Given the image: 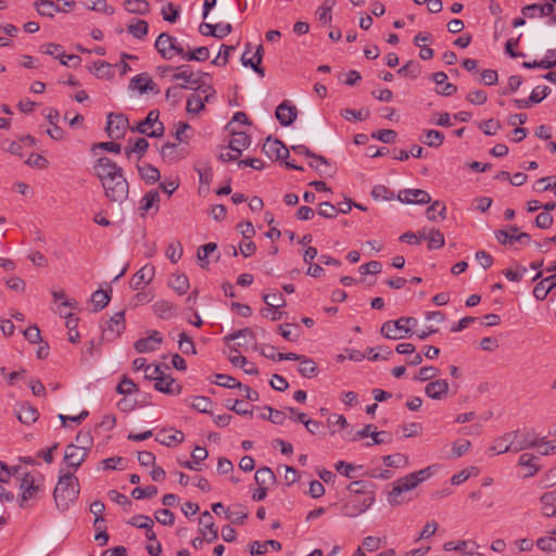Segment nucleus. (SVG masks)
Segmentation results:
<instances>
[{"label": "nucleus", "mask_w": 556, "mask_h": 556, "mask_svg": "<svg viewBox=\"0 0 556 556\" xmlns=\"http://www.w3.org/2000/svg\"><path fill=\"white\" fill-rule=\"evenodd\" d=\"M79 494L78 479L73 472H65L60 476L53 491V498L59 510L65 511L75 502Z\"/></svg>", "instance_id": "1"}, {"label": "nucleus", "mask_w": 556, "mask_h": 556, "mask_svg": "<svg viewBox=\"0 0 556 556\" xmlns=\"http://www.w3.org/2000/svg\"><path fill=\"white\" fill-rule=\"evenodd\" d=\"M17 502L21 508L26 507V503L39 498L45 492V477L40 472H25L18 478Z\"/></svg>", "instance_id": "2"}, {"label": "nucleus", "mask_w": 556, "mask_h": 556, "mask_svg": "<svg viewBox=\"0 0 556 556\" xmlns=\"http://www.w3.org/2000/svg\"><path fill=\"white\" fill-rule=\"evenodd\" d=\"M431 476V467L412 472L405 477L397 479L393 483V489L388 494V502L391 506L401 504L400 496L404 492L415 489L420 482L427 480Z\"/></svg>", "instance_id": "3"}, {"label": "nucleus", "mask_w": 556, "mask_h": 556, "mask_svg": "<svg viewBox=\"0 0 556 556\" xmlns=\"http://www.w3.org/2000/svg\"><path fill=\"white\" fill-rule=\"evenodd\" d=\"M417 326V319L414 317H401L396 320H388L382 324L380 332L383 337L391 340H400L410 334L413 328Z\"/></svg>", "instance_id": "4"}, {"label": "nucleus", "mask_w": 556, "mask_h": 556, "mask_svg": "<svg viewBox=\"0 0 556 556\" xmlns=\"http://www.w3.org/2000/svg\"><path fill=\"white\" fill-rule=\"evenodd\" d=\"M130 130L132 132L137 131L139 134L146 135L152 138H159L164 135V125L160 121V112L159 110H152L148 113L147 117L140 121L136 127H131Z\"/></svg>", "instance_id": "5"}, {"label": "nucleus", "mask_w": 556, "mask_h": 556, "mask_svg": "<svg viewBox=\"0 0 556 556\" xmlns=\"http://www.w3.org/2000/svg\"><path fill=\"white\" fill-rule=\"evenodd\" d=\"M154 47L161 56L165 60H172L176 55L185 58V49L178 42L176 37L162 33L155 40Z\"/></svg>", "instance_id": "6"}, {"label": "nucleus", "mask_w": 556, "mask_h": 556, "mask_svg": "<svg viewBox=\"0 0 556 556\" xmlns=\"http://www.w3.org/2000/svg\"><path fill=\"white\" fill-rule=\"evenodd\" d=\"M375 501V492L365 493L364 496H351L341 508L342 515L350 518L357 517L370 508Z\"/></svg>", "instance_id": "7"}, {"label": "nucleus", "mask_w": 556, "mask_h": 556, "mask_svg": "<svg viewBox=\"0 0 556 556\" xmlns=\"http://www.w3.org/2000/svg\"><path fill=\"white\" fill-rule=\"evenodd\" d=\"M93 174L99 178L101 185L115 180L117 175H124V170L110 157H99L93 165Z\"/></svg>", "instance_id": "8"}, {"label": "nucleus", "mask_w": 556, "mask_h": 556, "mask_svg": "<svg viewBox=\"0 0 556 556\" xmlns=\"http://www.w3.org/2000/svg\"><path fill=\"white\" fill-rule=\"evenodd\" d=\"M105 197L111 202L122 203L128 198L129 184L124 175H117L115 180L102 184Z\"/></svg>", "instance_id": "9"}, {"label": "nucleus", "mask_w": 556, "mask_h": 556, "mask_svg": "<svg viewBox=\"0 0 556 556\" xmlns=\"http://www.w3.org/2000/svg\"><path fill=\"white\" fill-rule=\"evenodd\" d=\"M129 127L128 118L123 114L110 113L106 122V132L112 139H119L124 137L127 128Z\"/></svg>", "instance_id": "10"}, {"label": "nucleus", "mask_w": 556, "mask_h": 556, "mask_svg": "<svg viewBox=\"0 0 556 556\" xmlns=\"http://www.w3.org/2000/svg\"><path fill=\"white\" fill-rule=\"evenodd\" d=\"M397 200L406 204H428L431 197L422 189H404L399 192Z\"/></svg>", "instance_id": "11"}, {"label": "nucleus", "mask_w": 556, "mask_h": 556, "mask_svg": "<svg viewBox=\"0 0 556 556\" xmlns=\"http://www.w3.org/2000/svg\"><path fill=\"white\" fill-rule=\"evenodd\" d=\"M88 454L89 452L85 451L84 448H79L75 446L74 443H72L68 444L65 448L64 460L67 466L73 469L72 472L74 473V471H76L86 460Z\"/></svg>", "instance_id": "12"}, {"label": "nucleus", "mask_w": 556, "mask_h": 556, "mask_svg": "<svg viewBox=\"0 0 556 556\" xmlns=\"http://www.w3.org/2000/svg\"><path fill=\"white\" fill-rule=\"evenodd\" d=\"M125 330V312L119 311L115 313L109 320L108 326L103 330V334L108 339H114L119 337Z\"/></svg>", "instance_id": "13"}, {"label": "nucleus", "mask_w": 556, "mask_h": 556, "mask_svg": "<svg viewBox=\"0 0 556 556\" xmlns=\"http://www.w3.org/2000/svg\"><path fill=\"white\" fill-rule=\"evenodd\" d=\"M264 153L270 159L286 160L289 156V150L278 139L268 137L263 146Z\"/></svg>", "instance_id": "14"}, {"label": "nucleus", "mask_w": 556, "mask_h": 556, "mask_svg": "<svg viewBox=\"0 0 556 556\" xmlns=\"http://www.w3.org/2000/svg\"><path fill=\"white\" fill-rule=\"evenodd\" d=\"M298 116V109L290 101L285 100L276 109V118L282 126L291 125Z\"/></svg>", "instance_id": "15"}, {"label": "nucleus", "mask_w": 556, "mask_h": 556, "mask_svg": "<svg viewBox=\"0 0 556 556\" xmlns=\"http://www.w3.org/2000/svg\"><path fill=\"white\" fill-rule=\"evenodd\" d=\"M163 342L161 332L153 330L147 338L139 339L135 342V350L138 353H147L155 351Z\"/></svg>", "instance_id": "16"}, {"label": "nucleus", "mask_w": 556, "mask_h": 556, "mask_svg": "<svg viewBox=\"0 0 556 556\" xmlns=\"http://www.w3.org/2000/svg\"><path fill=\"white\" fill-rule=\"evenodd\" d=\"M155 269L152 265H144L130 279V288L140 290L143 286L150 283L154 277Z\"/></svg>", "instance_id": "17"}, {"label": "nucleus", "mask_w": 556, "mask_h": 556, "mask_svg": "<svg viewBox=\"0 0 556 556\" xmlns=\"http://www.w3.org/2000/svg\"><path fill=\"white\" fill-rule=\"evenodd\" d=\"M450 384L445 379H437L429 382L425 388V393L432 400H443L447 396Z\"/></svg>", "instance_id": "18"}, {"label": "nucleus", "mask_w": 556, "mask_h": 556, "mask_svg": "<svg viewBox=\"0 0 556 556\" xmlns=\"http://www.w3.org/2000/svg\"><path fill=\"white\" fill-rule=\"evenodd\" d=\"M519 431H510L506 432L502 437H498L495 439L493 445L490 447L491 451L495 452L496 454H503L508 451H513V447L515 445V440L518 439Z\"/></svg>", "instance_id": "19"}, {"label": "nucleus", "mask_w": 556, "mask_h": 556, "mask_svg": "<svg viewBox=\"0 0 556 556\" xmlns=\"http://www.w3.org/2000/svg\"><path fill=\"white\" fill-rule=\"evenodd\" d=\"M199 522L201 526L200 532L208 543L215 541L218 538V531L214 525L213 516L210 511L202 513Z\"/></svg>", "instance_id": "20"}, {"label": "nucleus", "mask_w": 556, "mask_h": 556, "mask_svg": "<svg viewBox=\"0 0 556 556\" xmlns=\"http://www.w3.org/2000/svg\"><path fill=\"white\" fill-rule=\"evenodd\" d=\"M432 80L438 86V94L448 97L457 91V87L454 84L447 83V75L444 72H437L432 74Z\"/></svg>", "instance_id": "21"}, {"label": "nucleus", "mask_w": 556, "mask_h": 556, "mask_svg": "<svg viewBox=\"0 0 556 556\" xmlns=\"http://www.w3.org/2000/svg\"><path fill=\"white\" fill-rule=\"evenodd\" d=\"M154 388L156 391L169 394V395H178L181 392V386L175 381L170 376H164L161 379H157Z\"/></svg>", "instance_id": "22"}, {"label": "nucleus", "mask_w": 556, "mask_h": 556, "mask_svg": "<svg viewBox=\"0 0 556 556\" xmlns=\"http://www.w3.org/2000/svg\"><path fill=\"white\" fill-rule=\"evenodd\" d=\"M555 11L553 3H544V4H529L522 8V14L527 17L539 16H551Z\"/></svg>", "instance_id": "23"}, {"label": "nucleus", "mask_w": 556, "mask_h": 556, "mask_svg": "<svg viewBox=\"0 0 556 556\" xmlns=\"http://www.w3.org/2000/svg\"><path fill=\"white\" fill-rule=\"evenodd\" d=\"M15 410L18 420L25 425L34 424L39 417L38 410L27 403L17 405Z\"/></svg>", "instance_id": "24"}, {"label": "nucleus", "mask_w": 556, "mask_h": 556, "mask_svg": "<svg viewBox=\"0 0 556 556\" xmlns=\"http://www.w3.org/2000/svg\"><path fill=\"white\" fill-rule=\"evenodd\" d=\"M556 287V273L546 277L535 285L533 295L536 300H544L547 294Z\"/></svg>", "instance_id": "25"}, {"label": "nucleus", "mask_w": 556, "mask_h": 556, "mask_svg": "<svg viewBox=\"0 0 556 556\" xmlns=\"http://www.w3.org/2000/svg\"><path fill=\"white\" fill-rule=\"evenodd\" d=\"M185 434L179 430H162L157 433L155 440L166 446H173L181 443Z\"/></svg>", "instance_id": "26"}, {"label": "nucleus", "mask_w": 556, "mask_h": 556, "mask_svg": "<svg viewBox=\"0 0 556 556\" xmlns=\"http://www.w3.org/2000/svg\"><path fill=\"white\" fill-rule=\"evenodd\" d=\"M152 308L154 314L162 319H170L177 314V307L166 300L156 301Z\"/></svg>", "instance_id": "27"}, {"label": "nucleus", "mask_w": 556, "mask_h": 556, "mask_svg": "<svg viewBox=\"0 0 556 556\" xmlns=\"http://www.w3.org/2000/svg\"><path fill=\"white\" fill-rule=\"evenodd\" d=\"M251 144V138L243 131H233L228 148L241 155L242 151Z\"/></svg>", "instance_id": "28"}, {"label": "nucleus", "mask_w": 556, "mask_h": 556, "mask_svg": "<svg viewBox=\"0 0 556 556\" xmlns=\"http://www.w3.org/2000/svg\"><path fill=\"white\" fill-rule=\"evenodd\" d=\"M130 87L138 89L141 93H146L148 91H154L156 85L147 74H139L131 78Z\"/></svg>", "instance_id": "29"}, {"label": "nucleus", "mask_w": 556, "mask_h": 556, "mask_svg": "<svg viewBox=\"0 0 556 556\" xmlns=\"http://www.w3.org/2000/svg\"><path fill=\"white\" fill-rule=\"evenodd\" d=\"M268 546L275 551L281 549V543L276 540H267L265 542L253 541L250 543V553L253 556H261L267 553Z\"/></svg>", "instance_id": "30"}, {"label": "nucleus", "mask_w": 556, "mask_h": 556, "mask_svg": "<svg viewBox=\"0 0 556 556\" xmlns=\"http://www.w3.org/2000/svg\"><path fill=\"white\" fill-rule=\"evenodd\" d=\"M160 194L155 190H151L147 192L142 199L140 200L139 210L142 212L141 215L144 216L151 208L155 207L159 210Z\"/></svg>", "instance_id": "31"}, {"label": "nucleus", "mask_w": 556, "mask_h": 556, "mask_svg": "<svg viewBox=\"0 0 556 556\" xmlns=\"http://www.w3.org/2000/svg\"><path fill=\"white\" fill-rule=\"evenodd\" d=\"M124 8L127 12L147 15L150 12V3L147 0H125Z\"/></svg>", "instance_id": "32"}, {"label": "nucleus", "mask_w": 556, "mask_h": 556, "mask_svg": "<svg viewBox=\"0 0 556 556\" xmlns=\"http://www.w3.org/2000/svg\"><path fill=\"white\" fill-rule=\"evenodd\" d=\"M243 339V342H238L237 345L241 346L244 344H248L249 341H255V334L252 329L250 328H243L237 331H233L225 337L226 341H233L237 339Z\"/></svg>", "instance_id": "33"}, {"label": "nucleus", "mask_w": 556, "mask_h": 556, "mask_svg": "<svg viewBox=\"0 0 556 556\" xmlns=\"http://www.w3.org/2000/svg\"><path fill=\"white\" fill-rule=\"evenodd\" d=\"M299 372L304 378H313L318 375V367L312 358L304 356L300 362Z\"/></svg>", "instance_id": "34"}, {"label": "nucleus", "mask_w": 556, "mask_h": 556, "mask_svg": "<svg viewBox=\"0 0 556 556\" xmlns=\"http://www.w3.org/2000/svg\"><path fill=\"white\" fill-rule=\"evenodd\" d=\"M536 445H539V442L535 437L531 435L530 433H525L522 435L519 434L518 439L515 440L513 451L520 452Z\"/></svg>", "instance_id": "35"}, {"label": "nucleus", "mask_w": 556, "mask_h": 556, "mask_svg": "<svg viewBox=\"0 0 556 556\" xmlns=\"http://www.w3.org/2000/svg\"><path fill=\"white\" fill-rule=\"evenodd\" d=\"M254 478L258 486H267L276 481V476L269 467H262L257 469Z\"/></svg>", "instance_id": "36"}, {"label": "nucleus", "mask_w": 556, "mask_h": 556, "mask_svg": "<svg viewBox=\"0 0 556 556\" xmlns=\"http://www.w3.org/2000/svg\"><path fill=\"white\" fill-rule=\"evenodd\" d=\"M536 459V456L531 453H523L520 455L518 464L528 468L526 477H533L539 471L540 468L535 464Z\"/></svg>", "instance_id": "37"}, {"label": "nucleus", "mask_w": 556, "mask_h": 556, "mask_svg": "<svg viewBox=\"0 0 556 556\" xmlns=\"http://www.w3.org/2000/svg\"><path fill=\"white\" fill-rule=\"evenodd\" d=\"M169 286L178 294H185L190 287L188 277L185 274L173 275L172 279L169 280Z\"/></svg>", "instance_id": "38"}, {"label": "nucleus", "mask_w": 556, "mask_h": 556, "mask_svg": "<svg viewBox=\"0 0 556 556\" xmlns=\"http://www.w3.org/2000/svg\"><path fill=\"white\" fill-rule=\"evenodd\" d=\"M38 13L42 16L52 17L59 12L58 5L52 0H38L35 2Z\"/></svg>", "instance_id": "39"}, {"label": "nucleus", "mask_w": 556, "mask_h": 556, "mask_svg": "<svg viewBox=\"0 0 556 556\" xmlns=\"http://www.w3.org/2000/svg\"><path fill=\"white\" fill-rule=\"evenodd\" d=\"M176 70L177 72L173 75V80H182L187 86L198 83V80L193 78V72L188 65H181Z\"/></svg>", "instance_id": "40"}, {"label": "nucleus", "mask_w": 556, "mask_h": 556, "mask_svg": "<svg viewBox=\"0 0 556 556\" xmlns=\"http://www.w3.org/2000/svg\"><path fill=\"white\" fill-rule=\"evenodd\" d=\"M210 98V94L205 96L204 99H202L199 94L192 93L189 96L187 100V111L189 113L198 114L204 109V101H207Z\"/></svg>", "instance_id": "41"}, {"label": "nucleus", "mask_w": 556, "mask_h": 556, "mask_svg": "<svg viewBox=\"0 0 556 556\" xmlns=\"http://www.w3.org/2000/svg\"><path fill=\"white\" fill-rule=\"evenodd\" d=\"M138 169L141 178L149 184L156 182L161 177L159 169L150 164L139 166Z\"/></svg>", "instance_id": "42"}, {"label": "nucleus", "mask_w": 556, "mask_h": 556, "mask_svg": "<svg viewBox=\"0 0 556 556\" xmlns=\"http://www.w3.org/2000/svg\"><path fill=\"white\" fill-rule=\"evenodd\" d=\"M84 4L89 10L103 12L109 15H112L115 12L114 8L109 5L105 0H85Z\"/></svg>", "instance_id": "43"}, {"label": "nucleus", "mask_w": 556, "mask_h": 556, "mask_svg": "<svg viewBox=\"0 0 556 556\" xmlns=\"http://www.w3.org/2000/svg\"><path fill=\"white\" fill-rule=\"evenodd\" d=\"M161 155L163 160L167 162H176L181 156L178 154V143L167 142L161 149Z\"/></svg>", "instance_id": "44"}, {"label": "nucleus", "mask_w": 556, "mask_h": 556, "mask_svg": "<svg viewBox=\"0 0 556 556\" xmlns=\"http://www.w3.org/2000/svg\"><path fill=\"white\" fill-rule=\"evenodd\" d=\"M383 464L387 467L403 468L408 465V457L401 453L387 455L383 457Z\"/></svg>", "instance_id": "45"}, {"label": "nucleus", "mask_w": 556, "mask_h": 556, "mask_svg": "<svg viewBox=\"0 0 556 556\" xmlns=\"http://www.w3.org/2000/svg\"><path fill=\"white\" fill-rule=\"evenodd\" d=\"M437 214L441 218H445V216H446V206L441 201L432 202L431 205L426 211V215L429 220H435Z\"/></svg>", "instance_id": "46"}, {"label": "nucleus", "mask_w": 556, "mask_h": 556, "mask_svg": "<svg viewBox=\"0 0 556 556\" xmlns=\"http://www.w3.org/2000/svg\"><path fill=\"white\" fill-rule=\"evenodd\" d=\"M149 24L144 20H139L128 26V31L137 39H143L148 35Z\"/></svg>", "instance_id": "47"}, {"label": "nucleus", "mask_w": 556, "mask_h": 556, "mask_svg": "<svg viewBox=\"0 0 556 556\" xmlns=\"http://www.w3.org/2000/svg\"><path fill=\"white\" fill-rule=\"evenodd\" d=\"M444 135L434 129L427 130L422 142L429 147L438 148L443 143Z\"/></svg>", "instance_id": "48"}, {"label": "nucleus", "mask_w": 556, "mask_h": 556, "mask_svg": "<svg viewBox=\"0 0 556 556\" xmlns=\"http://www.w3.org/2000/svg\"><path fill=\"white\" fill-rule=\"evenodd\" d=\"M210 58V50L207 47H199L193 51H185L184 60L204 62Z\"/></svg>", "instance_id": "49"}, {"label": "nucleus", "mask_w": 556, "mask_h": 556, "mask_svg": "<svg viewBox=\"0 0 556 556\" xmlns=\"http://www.w3.org/2000/svg\"><path fill=\"white\" fill-rule=\"evenodd\" d=\"M66 318V328L68 329V341L72 343H77L79 341V332L77 330V318H74L72 313L65 315Z\"/></svg>", "instance_id": "50"}, {"label": "nucleus", "mask_w": 556, "mask_h": 556, "mask_svg": "<svg viewBox=\"0 0 556 556\" xmlns=\"http://www.w3.org/2000/svg\"><path fill=\"white\" fill-rule=\"evenodd\" d=\"M300 328L294 324H285L279 326L280 334L288 341H296L300 337Z\"/></svg>", "instance_id": "51"}, {"label": "nucleus", "mask_w": 556, "mask_h": 556, "mask_svg": "<svg viewBox=\"0 0 556 556\" xmlns=\"http://www.w3.org/2000/svg\"><path fill=\"white\" fill-rule=\"evenodd\" d=\"M91 302L93 303L94 311L103 309L110 302V295L106 291L97 290L91 295Z\"/></svg>", "instance_id": "52"}, {"label": "nucleus", "mask_w": 556, "mask_h": 556, "mask_svg": "<svg viewBox=\"0 0 556 556\" xmlns=\"http://www.w3.org/2000/svg\"><path fill=\"white\" fill-rule=\"evenodd\" d=\"M75 446L84 448L87 452H90V448L93 444V438L88 431H79L75 438Z\"/></svg>", "instance_id": "53"}, {"label": "nucleus", "mask_w": 556, "mask_h": 556, "mask_svg": "<svg viewBox=\"0 0 556 556\" xmlns=\"http://www.w3.org/2000/svg\"><path fill=\"white\" fill-rule=\"evenodd\" d=\"M216 249L217 244L214 242L206 243L198 249L197 255L199 261L201 262L200 266L202 268H205L207 266L208 262L206 261V258L211 253L216 251Z\"/></svg>", "instance_id": "54"}, {"label": "nucleus", "mask_w": 556, "mask_h": 556, "mask_svg": "<svg viewBox=\"0 0 556 556\" xmlns=\"http://www.w3.org/2000/svg\"><path fill=\"white\" fill-rule=\"evenodd\" d=\"M214 377L215 380L213 382L216 383L217 386L225 388H242V383L231 376L216 374Z\"/></svg>", "instance_id": "55"}, {"label": "nucleus", "mask_w": 556, "mask_h": 556, "mask_svg": "<svg viewBox=\"0 0 556 556\" xmlns=\"http://www.w3.org/2000/svg\"><path fill=\"white\" fill-rule=\"evenodd\" d=\"M445 240L444 236L440 230L432 229L428 233V249L429 250H435L440 249L444 245Z\"/></svg>", "instance_id": "56"}, {"label": "nucleus", "mask_w": 556, "mask_h": 556, "mask_svg": "<svg viewBox=\"0 0 556 556\" xmlns=\"http://www.w3.org/2000/svg\"><path fill=\"white\" fill-rule=\"evenodd\" d=\"M157 494V488L155 485H147L146 488L137 486L131 491V496L136 500L144 497H153Z\"/></svg>", "instance_id": "57"}, {"label": "nucleus", "mask_w": 556, "mask_h": 556, "mask_svg": "<svg viewBox=\"0 0 556 556\" xmlns=\"http://www.w3.org/2000/svg\"><path fill=\"white\" fill-rule=\"evenodd\" d=\"M182 245L179 241H175L168 244L166 250V256L172 263H177L182 256Z\"/></svg>", "instance_id": "58"}, {"label": "nucleus", "mask_w": 556, "mask_h": 556, "mask_svg": "<svg viewBox=\"0 0 556 556\" xmlns=\"http://www.w3.org/2000/svg\"><path fill=\"white\" fill-rule=\"evenodd\" d=\"M148 148L149 142L147 141V139L138 138L131 148L125 149V153L128 159L131 156V153H138L139 156H142L143 153L148 150Z\"/></svg>", "instance_id": "59"}, {"label": "nucleus", "mask_w": 556, "mask_h": 556, "mask_svg": "<svg viewBox=\"0 0 556 556\" xmlns=\"http://www.w3.org/2000/svg\"><path fill=\"white\" fill-rule=\"evenodd\" d=\"M542 511L546 517L556 515V503L553 501L552 495L544 493L541 498Z\"/></svg>", "instance_id": "60"}, {"label": "nucleus", "mask_w": 556, "mask_h": 556, "mask_svg": "<svg viewBox=\"0 0 556 556\" xmlns=\"http://www.w3.org/2000/svg\"><path fill=\"white\" fill-rule=\"evenodd\" d=\"M178 346L184 354H195L194 343L192 339L186 334V332L180 333Z\"/></svg>", "instance_id": "61"}, {"label": "nucleus", "mask_w": 556, "mask_h": 556, "mask_svg": "<svg viewBox=\"0 0 556 556\" xmlns=\"http://www.w3.org/2000/svg\"><path fill=\"white\" fill-rule=\"evenodd\" d=\"M501 123L494 118L484 121L479 125V128L486 136H494L501 129Z\"/></svg>", "instance_id": "62"}, {"label": "nucleus", "mask_w": 556, "mask_h": 556, "mask_svg": "<svg viewBox=\"0 0 556 556\" xmlns=\"http://www.w3.org/2000/svg\"><path fill=\"white\" fill-rule=\"evenodd\" d=\"M128 523L139 529L153 528L154 526L153 519L146 515H136L128 521Z\"/></svg>", "instance_id": "63"}, {"label": "nucleus", "mask_w": 556, "mask_h": 556, "mask_svg": "<svg viewBox=\"0 0 556 556\" xmlns=\"http://www.w3.org/2000/svg\"><path fill=\"white\" fill-rule=\"evenodd\" d=\"M212 401L206 396H194L191 402V407L200 413H208Z\"/></svg>", "instance_id": "64"}]
</instances>
